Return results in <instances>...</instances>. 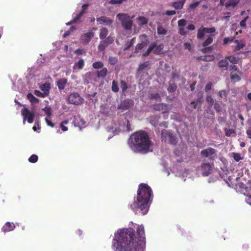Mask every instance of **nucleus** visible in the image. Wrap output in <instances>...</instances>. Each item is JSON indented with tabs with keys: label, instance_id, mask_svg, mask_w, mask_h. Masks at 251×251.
Returning <instances> with one entry per match:
<instances>
[{
	"label": "nucleus",
	"instance_id": "nucleus-54",
	"mask_svg": "<svg viewBox=\"0 0 251 251\" xmlns=\"http://www.w3.org/2000/svg\"><path fill=\"white\" fill-rule=\"evenodd\" d=\"M206 100L208 102L209 105H210L211 106L213 104L214 101L211 96H207L206 98Z\"/></svg>",
	"mask_w": 251,
	"mask_h": 251
},
{
	"label": "nucleus",
	"instance_id": "nucleus-60",
	"mask_svg": "<svg viewBox=\"0 0 251 251\" xmlns=\"http://www.w3.org/2000/svg\"><path fill=\"white\" fill-rule=\"evenodd\" d=\"M184 48L185 49L188 50H191V45L190 43L186 42L184 43Z\"/></svg>",
	"mask_w": 251,
	"mask_h": 251
},
{
	"label": "nucleus",
	"instance_id": "nucleus-29",
	"mask_svg": "<svg viewBox=\"0 0 251 251\" xmlns=\"http://www.w3.org/2000/svg\"><path fill=\"white\" fill-rule=\"evenodd\" d=\"M204 27L201 26L198 30L197 38L199 39H201L203 38L205 32L204 31Z\"/></svg>",
	"mask_w": 251,
	"mask_h": 251
},
{
	"label": "nucleus",
	"instance_id": "nucleus-5",
	"mask_svg": "<svg viewBox=\"0 0 251 251\" xmlns=\"http://www.w3.org/2000/svg\"><path fill=\"white\" fill-rule=\"evenodd\" d=\"M210 162L202 163L201 166V170L202 176H207L212 172L213 168L215 167L213 162V158H210Z\"/></svg>",
	"mask_w": 251,
	"mask_h": 251
},
{
	"label": "nucleus",
	"instance_id": "nucleus-13",
	"mask_svg": "<svg viewBox=\"0 0 251 251\" xmlns=\"http://www.w3.org/2000/svg\"><path fill=\"white\" fill-rule=\"evenodd\" d=\"M216 152V150L212 148H208L205 150H202L201 154L202 157H208L213 155Z\"/></svg>",
	"mask_w": 251,
	"mask_h": 251
},
{
	"label": "nucleus",
	"instance_id": "nucleus-10",
	"mask_svg": "<svg viewBox=\"0 0 251 251\" xmlns=\"http://www.w3.org/2000/svg\"><path fill=\"white\" fill-rule=\"evenodd\" d=\"M152 108L155 111H162V113H167L169 110L168 104L164 103L153 104Z\"/></svg>",
	"mask_w": 251,
	"mask_h": 251
},
{
	"label": "nucleus",
	"instance_id": "nucleus-20",
	"mask_svg": "<svg viewBox=\"0 0 251 251\" xmlns=\"http://www.w3.org/2000/svg\"><path fill=\"white\" fill-rule=\"evenodd\" d=\"M40 88L43 91V93H44L46 96H48L49 94L50 89V84L46 83L43 84L40 87Z\"/></svg>",
	"mask_w": 251,
	"mask_h": 251
},
{
	"label": "nucleus",
	"instance_id": "nucleus-56",
	"mask_svg": "<svg viewBox=\"0 0 251 251\" xmlns=\"http://www.w3.org/2000/svg\"><path fill=\"white\" fill-rule=\"evenodd\" d=\"M213 83L211 82H208L205 86L204 90L205 92H208L211 89Z\"/></svg>",
	"mask_w": 251,
	"mask_h": 251
},
{
	"label": "nucleus",
	"instance_id": "nucleus-14",
	"mask_svg": "<svg viewBox=\"0 0 251 251\" xmlns=\"http://www.w3.org/2000/svg\"><path fill=\"white\" fill-rule=\"evenodd\" d=\"M15 228V225L13 223L6 222L1 228V230L4 233L13 230Z\"/></svg>",
	"mask_w": 251,
	"mask_h": 251
},
{
	"label": "nucleus",
	"instance_id": "nucleus-8",
	"mask_svg": "<svg viewBox=\"0 0 251 251\" xmlns=\"http://www.w3.org/2000/svg\"><path fill=\"white\" fill-rule=\"evenodd\" d=\"M22 115L23 116V124H25L27 120L28 123L31 124L33 122L35 114L33 112H30L27 108L24 107L21 111Z\"/></svg>",
	"mask_w": 251,
	"mask_h": 251
},
{
	"label": "nucleus",
	"instance_id": "nucleus-9",
	"mask_svg": "<svg viewBox=\"0 0 251 251\" xmlns=\"http://www.w3.org/2000/svg\"><path fill=\"white\" fill-rule=\"evenodd\" d=\"M134 102L133 100L126 99L122 101L118 106V109L124 111L126 110L133 106Z\"/></svg>",
	"mask_w": 251,
	"mask_h": 251
},
{
	"label": "nucleus",
	"instance_id": "nucleus-59",
	"mask_svg": "<svg viewBox=\"0 0 251 251\" xmlns=\"http://www.w3.org/2000/svg\"><path fill=\"white\" fill-rule=\"evenodd\" d=\"M75 52L76 54L78 55L85 54L86 53V51L84 50L80 49H76Z\"/></svg>",
	"mask_w": 251,
	"mask_h": 251
},
{
	"label": "nucleus",
	"instance_id": "nucleus-16",
	"mask_svg": "<svg viewBox=\"0 0 251 251\" xmlns=\"http://www.w3.org/2000/svg\"><path fill=\"white\" fill-rule=\"evenodd\" d=\"M160 118V117L159 115L151 116L149 118L150 123L151 125L156 127L158 125V121Z\"/></svg>",
	"mask_w": 251,
	"mask_h": 251
},
{
	"label": "nucleus",
	"instance_id": "nucleus-27",
	"mask_svg": "<svg viewBox=\"0 0 251 251\" xmlns=\"http://www.w3.org/2000/svg\"><path fill=\"white\" fill-rule=\"evenodd\" d=\"M108 46V44L105 42L104 40H103L100 42L98 47V50L100 51H104Z\"/></svg>",
	"mask_w": 251,
	"mask_h": 251
},
{
	"label": "nucleus",
	"instance_id": "nucleus-50",
	"mask_svg": "<svg viewBox=\"0 0 251 251\" xmlns=\"http://www.w3.org/2000/svg\"><path fill=\"white\" fill-rule=\"evenodd\" d=\"M84 14L80 12L73 19V22L76 23L83 16Z\"/></svg>",
	"mask_w": 251,
	"mask_h": 251
},
{
	"label": "nucleus",
	"instance_id": "nucleus-6",
	"mask_svg": "<svg viewBox=\"0 0 251 251\" xmlns=\"http://www.w3.org/2000/svg\"><path fill=\"white\" fill-rule=\"evenodd\" d=\"M161 138L162 141H166L168 138L169 142L171 144L176 145L177 143L176 138L175 137L172 133L168 130L163 129L161 131Z\"/></svg>",
	"mask_w": 251,
	"mask_h": 251
},
{
	"label": "nucleus",
	"instance_id": "nucleus-53",
	"mask_svg": "<svg viewBox=\"0 0 251 251\" xmlns=\"http://www.w3.org/2000/svg\"><path fill=\"white\" fill-rule=\"evenodd\" d=\"M139 20L141 22L142 25L147 24L148 23L147 19L143 16H140L138 17Z\"/></svg>",
	"mask_w": 251,
	"mask_h": 251
},
{
	"label": "nucleus",
	"instance_id": "nucleus-17",
	"mask_svg": "<svg viewBox=\"0 0 251 251\" xmlns=\"http://www.w3.org/2000/svg\"><path fill=\"white\" fill-rule=\"evenodd\" d=\"M236 186L238 188L239 191L244 194H247V193L249 192V189H251V187H247L243 183H238Z\"/></svg>",
	"mask_w": 251,
	"mask_h": 251
},
{
	"label": "nucleus",
	"instance_id": "nucleus-15",
	"mask_svg": "<svg viewBox=\"0 0 251 251\" xmlns=\"http://www.w3.org/2000/svg\"><path fill=\"white\" fill-rule=\"evenodd\" d=\"M68 82V80L66 78H62L59 79L56 82V85L58 86L59 90H63Z\"/></svg>",
	"mask_w": 251,
	"mask_h": 251
},
{
	"label": "nucleus",
	"instance_id": "nucleus-36",
	"mask_svg": "<svg viewBox=\"0 0 251 251\" xmlns=\"http://www.w3.org/2000/svg\"><path fill=\"white\" fill-rule=\"evenodd\" d=\"M231 63L233 64L238 63V59L233 55H230L226 57Z\"/></svg>",
	"mask_w": 251,
	"mask_h": 251
},
{
	"label": "nucleus",
	"instance_id": "nucleus-33",
	"mask_svg": "<svg viewBox=\"0 0 251 251\" xmlns=\"http://www.w3.org/2000/svg\"><path fill=\"white\" fill-rule=\"evenodd\" d=\"M225 135L229 137L231 134L235 133V130L234 129L225 128Z\"/></svg>",
	"mask_w": 251,
	"mask_h": 251
},
{
	"label": "nucleus",
	"instance_id": "nucleus-44",
	"mask_svg": "<svg viewBox=\"0 0 251 251\" xmlns=\"http://www.w3.org/2000/svg\"><path fill=\"white\" fill-rule=\"evenodd\" d=\"M108 61L110 64L114 65L118 62V59L116 57L110 56L108 59Z\"/></svg>",
	"mask_w": 251,
	"mask_h": 251
},
{
	"label": "nucleus",
	"instance_id": "nucleus-3",
	"mask_svg": "<svg viewBox=\"0 0 251 251\" xmlns=\"http://www.w3.org/2000/svg\"><path fill=\"white\" fill-rule=\"evenodd\" d=\"M128 144L134 152L146 153L149 151L151 141L148 134L142 130L133 133L130 136Z\"/></svg>",
	"mask_w": 251,
	"mask_h": 251
},
{
	"label": "nucleus",
	"instance_id": "nucleus-43",
	"mask_svg": "<svg viewBox=\"0 0 251 251\" xmlns=\"http://www.w3.org/2000/svg\"><path fill=\"white\" fill-rule=\"evenodd\" d=\"M105 42L108 44V45L112 44L114 41V38L111 35L108 36L104 40Z\"/></svg>",
	"mask_w": 251,
	"mask_h": 251
},
{
	"label": "nucleus",
	"instance_id": "nucleus-34",
	"mask_svg": "<svg viewBox=\"0 0 251 251\" xmlns=\"http://www.w3.org/2000/svg\"><path fill=\"white\" fill-rule=\"evenodd\" d=\"M149 65V62L146 61L144 62L143 63L140 64L139 65V67L138 68V71L140 72L141 71H142L146 68H147Z\"/></svg>",
	"mask_w": 251,
	"mask_h": 251
},
{
	"label": "nucleus",
	"instance_id": "nucleus-62",
	"mask_svg": "<svg viewBox=\"0 0 251 251\" xmlns=\"http://www.w3.org/2000/svg\"><path fill=\"white\" fill-rule=\"evenodd\" d=\"M89 6V4H84L82 6V10L80 12H82L83 14L85 12V11L87 10L88 7Z\"/></svg>",
	"mask_w": 251,
	"mask_h": 251
},
{
	"label": "nucleus",
	"instance_id": "nucleus-12",
	"mask_svg": "<svg viewBox=\"0 0 251 251\" xmlns=\"http://www.w3.org/2000/svg\"><path fill=\"white\" fill-rule=\"evenodd\" d=\"M96 20L99 24H103L106 25H111L113 21L110 18L105 16H102L99 18H97Z\"/></svg>",
	"mask_w": 251,
	"mask_h": 251
},
{
	"label": "nucleus",
	"instance_id": "nucleus-7",
	"mask_svg": "<svg viewBox=\"0 0 251 251\" xmlns=\"http://www.w3.org/2000/svg\"><path fill=\"white\" fill-rule=\"evenodd\" d=\"M68 100L69 103L77 105L82 104L84 100L77 93H73L68 96Z\"/></svg>",
	"mask_w": 251,
	"mask_h": 251
},
{
	"label": "nucleus",
	"instance_id": "nucleus-31",
	"mask_svg": "<svg viewBox=\"0 0 251 251\" xmlns=\"http://www.w3.org/2000/svg\"><path fill=\"white\" fill-rule=\"evenodd\" d=\"M163 45L160 44L158 46L156 45V47L153 50V52L154 54H158L159 53L163 50Z\"/></svg>",
	"mask_w": 251,
	"mask_h": 251
},
{
	"label": "nucleus",
	"instance_id": "nucleus-2",
	"mask_svg": "<svg viewBox=\"0 0 251 251\" xmlns=\"http://www.w3.org/2000/svg\"><path fill=\"white\" fill-rule=\"evenodd\" d=\"M153 196L151 188L146 183H141L139 185L136 199L130 204V208L136 211L140 209L143 214H146L148 211L149 203Z\"/></svg>",
	"mask_w": 251,
	"mask_h": 251
},
{
	"label": "nucleus",
	"instance_id": "nucleus-63",
	"mask_svg": "<svg viewBox=\"0 0 251 251\" xmlns=\"http://www.w3.org/2000/svg\"><path fill=\"white\" fill-rule=\"evenodd\" d=\"M110 3L112 4H121L122 3V0H111Z\"/></svg>",
	"mask_w": 251,
	"mask_h": 251
},
{
	"label": "nucleus",
	"instance_id": "nucleus-55",
	"mask_svg": "<svg viewBox=\"0 0 251 251\" xmlns=\"http://www.w3.org/2000/svg\"><path fill=\"white\" fill-rule=\"evenodd\" d=\"M179 33L181 35H185L187 34L188 31L186 29H185L183 27H180L179 28Z\"/></svg>",
	"mask_w": 251,
	"mask_h": 251
},
{
	"label": "nucleus",
	"instance_id": "nucleus-52",
	"mask_svg": "<svg viewBox=\"0 0 251 251\" xmlns=\"http://www.w3.org/2000/svg\"><path fill=\"white\" fill-rule=\"evenodd\" d=\"M187 22L185 19H181L178 21V25L180 27H183L186 25Z\"/></svg>",
	"mask_w": 251,
	"mask_h": 251
},
{
	"label": "nucleus",
	"instance_id": "nucleus-18",
	"mask_svg": "<svg viewBox=\"0 0 251 251\" xmlns=\"http://www.w3.org/2000/svg\"><path fill=\"white\" fill-rule=\"evenodd\" d=\"M186 1V0H180L178 1L174 2L172 4V6L177 10L181 9Z\"/></svg>",
	"mask_w": 251,
	"mask_h": 251
},
{
	"label": "nucleus",
	"instance_id": "nucleus-4",
	"mask_svg": "<svg viewBox=\"0 0 251 251\" xmlns=\"http://www.w3.org/2000/svg\"><path fill=\"white\" fill-rule=\"evenodd\" d=\"M117 18L121 22L122 26L125 29L130 30L132 28V21L127 14L119 13Z\"/></svg>",
	"mask_w": 251,
	"mask_h": 251
},
{
	"label": "nucleus",
	"instance_id": "nucleus-46",
	"mask_svg": "<svg viewBox=\"0 0 251 251\" xmlns=\"http://www.w3.org/2000/svg\"><path fill=\"white\" fill-rule=\"evenodd\" d=\"M249 16H246V17H245L244 18L243 20H242L240 22V25L242 27H244V28H246V23H247V21L248 20V19H249Z\"/></svg>",
	"mask_w": 251,
	"mask_h": 251
},
{
	"label": "nucleus",
	"instance_id": "nucleus-35",
	"mask_svg": "<svg viewBox=\"0 0 251 251\" xmlns=\"http://www.w3.org/2000/svg\"><path fill=\"white\" fill-rule=\"evenodd\" d=\"M145 46V44L143 42L138 43L136 45L135 50V53H138L139 50H142Z\"/></svg>",
	"mask_w": 251,
	"mask_h": 251
},
{
	"label": "nucleus",
	"instance_id": "nucleus-45",
	"mask_svg": "<svg viewBox=\"0 0 251 251\" xmlns=\"http://www.w3.org/2000/svg\"><path fill=\"white\" fill-rule=\"evenodd\" d=\"M203 29L205 33H212L215 32L216 30L215 27L207 28L204 27Z\"/></svg>",
	"mask_w": 251,
	"mask_h": 251
},
{
	"label": "nucleus",
	"instance_id": "nucleus-28",
	"mask_svg": "<svg viewBox=\"0 0 251 251\" xmlns=\"http://www.w3.org/2000/svg\"><path fill=\"white\" fill-rule=\"evenodd\" d=\"M235 43L237 44V45L235 47V51L239 50H240L246 46V44L244 43H243L242 42H240L237 40H235Z\"/></svg>",
	"mask_w": 251,
	"mask_h": 251
},
{
	"label": "nucleus",
	"instance_id": "nucleus-42",
	"mask_svg": "<svg viewBox=\"0 0 251 251\" xmlns=\"http://www.w3.org/2000/svg\"><path fill=\"white\" fill-rule=\"evenodd\" d=\"M150 98L151 100L154 99V100H157L159 101L161 100L160 95L158 93L151 94L150 95Z\"/></svg>",
	"mask_w": 251,
	"mask_h": 251
},
{
	"label": "nucleus",
	"instance_id": "nucleus-32",
	"mask_svg": "<svg viewBox=\"0 0 251 251\" xmlns=\"http://www.w3.org/2000/svg\"><path fill=\"white\" fill-rule=\"evenodd\" d=\"M111 89L114 92L116 93L119 91V88L118 87V83L116 80H113Z\"/></svg>",
	"mask_w": 251,
	"mask_h": 251
},
{
	"label": "nucleus",
	"instance_id": "nucleus-58",
	"mask_svg": "<svg viewBox=\"0 0 251 251\" xmlns=\"http://www.w3.org/2000/svg\"><path fill=\"white\" fill-rule=\"evenodd\" d=\"M75 29V27L74 26H72L70 28V30H67V31H65V32L64 33V34L63 35V37H66L69 36L70 33H71V31Z\"/></svg>",
	"mask_w": 251,
	"mask_h": 251
},
{
	"label": "nucleus",
	"instance_id": "nucleus-61",
	"mask_svg": "<svg viewBox=\"0 0 251 251\" xmlns=\"http://www.w3.org/2000/svg\"><path fill=\"white\" fill-rule=\"evenodd\" d=\"M176 14L175 10H167L166 11L165 14L168 16L174 15Z\"/></svg>",
	"mask_w": 251,
	"mask_h": 251
},
{
	"label": "nucleus",
	"instance_id": "nucleus-21",
	"mask_svg": "<svg viewBox=\"0 0 251 251\" xmlns=\"http://www.w3.org/2000/svg\"><path fill=\"white\" fill-rule=\"evenodd\" d=\"M240 0H228L226 3L225 6L226 8L232 7L234 8L239 2Z\"/></svg>",
	"mask_w": 251,
	"mask_h": 251
},
{
	"label": "nucleus",
	"instance_id": "nucleus-41",
	"mask_svg": "<svg viewBox=\"0 0 251 251\" xmlns=\"http://www.w3.org/2000/svg\"><path fill=\"white\" fill-rule=\"evenodd\" d=\"M213 42V38L212 36L208 37L203 43V47H206Z\"/></svg>",
	"mask_w": 251,
	"mask_h": 251
},
{
	"label": "nucleus",
	"instance_id": "nucleus-37",
	"mask_svg": "<svg viewBox=\"0 0 251 251\" xmlns=\"http://www.w3.org/2000/svg\"><path fill=\"white\" fill-rule=\"evenodd\" d=\"M244 195H246V201L251 205V189H250L249 192Z\"/></svg>",
	"mask_w": 251,
	"mask_h": 251
},
{
	"label": "nucleus",
	"instance_id": "nucleus-49",
	"mask_svg": "<svg viewBox=\"0 0 251 251\" xmlns=\"http://www.w3.org/2000/svg\"><path fill=\"white\" fill-rule=\"evenodd\" d=\"M43 110L45 112V114L48 117H50L51 115V111L50 107H46L43 109Z\"/></svg>",
	"mask_w": 251,
	"mask_h": 251
},
{
	"label": "nucleus",
	"instance_id": "nucleus-30",
	"mask_svg": "<svg viewBox=\"0 0 251 251\" xmlns=\"http://www.w3.org/2000/svg\"><path fill=\"white\" fill-rule=\"evenodd\" d=\"M104 64L101 61H97L94 62L92 64V67L96 69H99L103 68Z\"/></svg>",
	"mask_w": 251,
	"mask_h": 251
},
{
	"label": "nucleus",
	"instance_id": "nucleus-26",
	"mask_svg": "<svg viewBox=\"0 0 251 251\" xmlns=\"http://www.w3.org/2000/svg\"><path fill=\"white\" fill-rule=\"evenodd\" d=\"M155 47H156V43H153L151 44L150 45L149 47L148 48L147 50L145 52L143 53V56H148L150 54V53L151 52V51L154 50V49L155 48Z\"/></svg>",
	"mask_w": 251,
	"mask_h": 251
},
{
	"label": "nucleus",
	"instance_id": "nucleus-40",
	"mask_svg": "<svg viewBox=\"0 0 251 251\" xmlns=\"http://www.w3.org/2000/svg\"><path fill=\"white\" fill-rule=\"evenodd\" d=\"M157 33L159 35H166L167 30L164 28L162 26H159L157 27Z\"/></svg>",
	"mask_w": 251,
	"mask_h": 251
},
{
	"label": "nucleus",
	"instance_id": "nucleus-48",
	"mask_svg": "<svg viewBox=\"0 0 251 251\" xmlns=\"http://www.w3.org/2000/svg\"><path fill=\"white\" fill-rule=\"evenodd\" d=\"M201 1H197V2H195L191 3L189 6V9H195L197 7H198L199 6Z\"/></svg>",
	"mask_w": 251,
	"mask_h": 251
},
{
	"label": "nucleus",
	"instance_id": "nucleus-47",
	"mask_svg": "<svg viewBox=\"0 0 251 251\" xmlns=\"http://www.w3.org/2000/svg\"><path fill=\"white\" fill-rule=\"evenodd\" d=\"M214 108L217 113H220L221 112V107L220 104L216 102L214 104Z\"/></svg>",
	"mask_w": 251,
	"mask_h": 251
},
{
	"label": "nucleus",
	"instance_id": "nucleus-24",
	"mask_svg": "<svg viewBox=\"0 0 251 251\" xmlns=\"http://www.w3.org/2000/svg\"><path fill=\"white\" fill-rule=\"evenodd\" d=\"M27 98L32 104H36L39 102L38 99L35 97L31 93L27 95Z\"/></svg>",
	"mask_w": 251,
	"mask_h": 251
},
{
	"label": "nucleus",
	"instance_id": "nucleus-19",
	"mask_svg": "<svg viewBox=\"0 0 251 251\" xmlns=\"http://www.w3.org/2000/svg\"><path fill=\"white\" fill-rule=\"evenodd\" d=\"M108 70L106 68H102L101 70L96 72L98 77L104 78L107 74Z\"/></svg>",
	"mask_w": 251,
	"mask_h": 251
},
{
	"label": "nucleus",
	"instance_id": "nucleus-11",
	"mask_svg": "<svg viewBox=\"0 0 251 251\" xmlns=\"http://www.w3.org/2000/svg\"><path fill=\"white\" fill-rule=\"evenodd\" d=\"M94 36V33L92 31L85 33L81 36V42L84 44H87L90 42Z\"/></svg>",
	"mask_w": 251,
	"mask_h": 251
},
{
	"label": "nucleus",
	"instance_id": "nucleus-39",
	"mask_svg": "<svg viewBox=\"0 0 251 251\" xmlns=\"http://www.w3.org/2000/svg\"><path fill=\"white\" fill-rule=\"evenodd\" d=\"M177 88V86L175 84H170L167 88V90L170 93L175 92Z\"/></svg>",
	"mask_w": 251,
	"mask_h": 251
},
{
	"label": "nucleus",
	"instance_id": "nucleus-1",
	"mask_svg": "<svg viewBox=\"0 0 251 251\" xmlns=\"http://www.w3.org/2000/svg\"><path fill=\"white\" fill-rule=\"evenodd\" d=\"M138 238L132 228L119 229L115 233L112 241V249L114 251H140L141 245L140 242H144L145 234L144 226H139L137 228Z\"/></svg>",
	"mask_w": 251,
	"mask_h": 251
},
{
	"label": "nucleus",
	"instance_id": "nucleus-64",
	"mask_svg": "<svg viewBox=\"0 0 251 251\" xmlns=\"http://www.w3.org/2000/svg\"><path fill=\"white\" fill-rule=\"evenodd\" d=\"M226 117H221V116H219L218 118V121L219 122V123L220 124H221L223 122H226Z\"/></svg>",
	"mask_w": 251,
	"mask_h": 251
},
{
	"label": "nucleus",
	"instance_id": "nucleus-23",
	"mask_svg": "<svg viewBox=\"0 0 251 251\" xmlns=\"http://www.w3.org/2000/svg\"><path fill=\"white\" fill-rule=\"evenodd\" d=\"M84 66V61L83 59H80L78 62H75L73 66V69L77 68L79 70H82Z\"/></svg>",
	"mask_w": 251,
	"mask_h": 251
},
{
	"label": "nucleus",
	"instance_id": "nucleus-57",
	"mask_svg": "<svg viewBox=\"0 0 251 251\" xmlns=\"http://www.w3.org/2000/svg\"><path fill=\"white\" fill-rule=\"evenodd\" d=\"M219 96L223 99V98H226V94L225 90H222L220 91L219 92Z\"/></svg>",
	"mask_w": 251,
	"mask_h": 251
},
{
	"label": "nucleus",
	"instance_id": "nucleus-22",
	"mask_svg": "<svg viewBox=\"0 0 251 251\" xmlns=\"http://www.w3.org/2000/svg\"><path fill=\"white\" fill-rule=\"evenodd\" d=\"M108 34V30L106 27H102L100 29L99 34L100 38L101 40H104Z\"/></svg>",
	"mask_w": 251,
	"mask_h": 251
},
{
	"label": "nucleus",
	"instance_id": "nucleus-51",
	"mask_svg": "<svg viewBox=\"0 0 251 251\" xmlns=\"http://www.w3.org/2000/svg\"><path fill=\"white\" fill-rule=\"evenodd\" d=\"M34 94L36 96L41 97V98H45V97H47L44 93L41 92L39 90H35L34 92Z\"/></svg>",
	"mask_w": 251,
	"mask_h": 251
},
{
	"label": "nucleus",
	"instance_id": "nucleus-38",
	"mask_svg": "<svg viewBox=\"0 0 251 251\" xmlns=\"http://www.w3.org/2000/svg\"><path fill=\"white\" fill-rule=\"evenodd\" d=\"M120 86L123 92L126 91L128 88L126 83L123 80L120 81Z\"/></svg>",
	"mask_w": 251,
	"mask_h": 251
},
{
	"label": "nucleus",
	"instance_id": "nucleus-25",
	"mask_svg": "<svg viewBox=\"0 0 251 251\" xmlns=\"http://www.w3.org/2000/svg\"><path fill=\"white\" fill-rule=\"evenodd\" d=\"M228 65V62L226 59H222L219 62L218 66L220 68H224L227 70Z\"/></svg>",
	"mask_w": 251,
	"mask_h": 251
}]
</instances>
